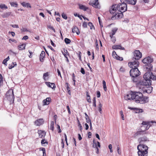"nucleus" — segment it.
I'll return each mask as SVG.
<instances>
[{"mask_svg": "<svg viewBox=\"0 0 156 156\" xmlns=\"http://www.w3.org/2000/svg\"><path fill=\"white\" fill-rule=\"evenodd\" d=\"M143 78L144 79L140 80L136 84L137 87L142 90L147 86L151 85V79L154 80H156V76L150 72H146L144 75Z\"/></svg>", "mask_w": 156, "mask_h": 156, "instance_id": "obj_1", "label": "nucleus"}, {"mask_svg": "<svg viewBox=\"0 0 156 156\" xmlns=\"http://www.w3.org/2000/svg\"><path fill=\"white\" fill-rule=\"evenodd\" d=\"M121 1V3L116 4V6L117 7L119 12L118 14H116L115 15L117 16V19L122 18L123 16V13L126 11L127 9V5L126 3L124 1L123 2H122V1Z\"/></svg>", "mask_w": 156, "mask_h": 156, "instance_id": "obj_2", "label": "nucleus"}, {"mask_svg": "<svg viewBox=\"0 0 156 156\" xmlns=\"http://www.w3.org/2000/svg\"><path fill=\"white\" fill-rule=\"evenodd\" d=\"M133 99L135 100L136 103L140 104L145 103L148 101L147 100L148 98L143 97V94L140 92H133Z\"/></svg>", "mask_w": 156, "mask_h": 156, "instance_id": "obj_3", "label": "nucleus"}, {"mask_svg": "<svg viewBox=\"0 0 156 156\" xmlns=\"http://www.w3.org/2000/svg\"><path fill=\"white\" fill-rule=\"evenodd\" d=\"M137 152L139 156H147L148 154V147L144 144H139L138 145Z\"/></svg>", "mask_w": 156, "mask_h": 156, "instance_id": "obj_4", "label": "nucleus"}, {"mask_svg": "<svg viewBox=\"0 0 156 156\" xmlns=\"http://www.w3.org/2000/svg\"><path fill=\"white\" fill-rule=\"evenodd\" d=\"M140 73L138 68L132 69L130 70V75L132 77V80L134 82L137 81V79L136 77L140 75Z\"/></svg>", "mask_w": 156, "mask_h": 156, "instance_id": "obj_5", "label": "nucleus"}, {"mask_svg": "<svg viewBox=\"0 0 156 156\" xmlns=\"http://www.w3.org/2000/svg\"><path fill=\"white\" fill-rule=\"evenodd\" d=\"M5 95L6 99L9 101L10 104H13L14 99L13 90L11 89H9L6 92Z\"/></svg>", "mask_w": 156, "mask_h": 156, "instance_id": "obj_6", "label": "nucleus"}, {"mask_svg": "<svg viewBox=\"0 0 156 156\" xmlns=\"http://www.w3.org/2000/svg\"><path fill=\"white\" fill-rule=\"evenodd\" d=\"M109 12L112 14L115 13L114 16L112 17V20H114V18L117 19V16H116L115 15H116V14H118L119 12L117 10V7L116 6V4L113 5L111 6L109 10Z\"/></svg>", "mask_w": 156, "mask_h": 156, "instance_id": "obj_7", "label": "nucleus"}, {"mask_svg": "<svg viewBox=\"0 0 156 156\" xmlns=\"http://www.w3.org/2000/svg\"><path fill=\"white\" fill-rule=\"evenodd\" d=\"M134 56L132 58L133 60H137L142 57L141 53L139 50H136L134 52Z\"/></svg>", "mask_w": 156, "mask_h": 156, "instance_id": "obj_8", "label": "nucleus"}, {"mask_svg": "<svg viewBox=\"0 0 156 156\" xmlns=\"http://www.w3.org/2000/svg\"><path fill=\"white\" fill-rule=\"evenodd\" d=\"M133 62H129L128 65L129 66L132 68V69H136L138 68L137 67L138 66L139 64V62L138 61L133 60Z\"/></svg>", "mask_w": 156, "mask_h": 156, "instance_id": "obj_9", "label": "nucleus"}, {"mask_svg": "<svg viewBox=\"0 0 156 156\" xmlns=\"http://www.w3.org/2000/svg\"><path fill=\"white\" fill-rule=\"evenodd\" d=\"M153 61V59L149 56L145 58L142 60L143 62L145 64L151 63Z\"/></svg>", "mask_w": 156, "mask_h": 156, "instance_id": "obj_10", "label": "nucleus"}, {"mask_svg": "<svg viewBox=\"0 0 156 156\" xmlns=\"http://www.w3.org/2000/svg\"><path fill=\"white\" fill-rule=\"evenodd\" d=\"M144 70L146 71V70L148 71L147 72H150V73H152L150 72L152 69V66L151 63L149 64H145L144 66Z\"/></svg>", "mask_w": 156, "mask_h": 156, "instance_id": "obj_11", "label": "nucleus"}, {"mask_svg": "<svg viewBox=\"0 0 156 156\" xmlns=\"http://www.w3.org/2000/svg\"><path fill=\"white\" fill-rule=\"evenodd\" d=\"M146 132H144V130L141 129L139 131L136 132L133 135V137L136 138L138 136H140L143 134H145L146 133Z\"/></svg>", "mask_w": 156, "mask_h": 156, "instance_id": "obj_12", "label": "nucleus"}, {"mask_svg": "<svg viewBox=\"0 0 156 156\" xmlns=\"http://www.w3.org/2000/svg\"><path fill=\"white\" fill-rule=\"evenodd\" d=\"M133 95V92H131L125 96L124 98L126 100H133L134 98Z\"/></svg>", "mask_w": 156, "mask_h": 156, "instance_id": "obj_13", "label": "nucleus"}, {"mask_svg": "<svg viewBox=\"0 0 156 156\" xmlns=\"http://www.w3.org/2000/svg\"><path fill=\"white\" fill-rule=\"evenodd\" d=\"M138 141L140 143H143L147 141H149L148 139L145 136L139 138L138 139Z\"/></svg>", "mask_w": 156, "mask_h": 156, "instance_id": "obj_14", "label": "nucleus"}, {"mask_svg": "<svg viewBox=\"0 0 156 156\" xmlns=\"http://www.w3.org/2000/svg\"><path fill=\"white\" fill-rule=\"evenodd\" d=\"M44 121L43 119H39L34 122L35 125L36 126H40L44 123Z\"/></svg>", "mask_w": 156, "mask_h": 156, "instance_id": "obj_15", "label": "nucleus"}, {"mask_svg": "<svg viewBox=\"0 0 156 156\" xmlns=\"http://www.w3.org/2000/svg\"><path fill=\"white\" fill-rule=\"evenodd\" d=\"M144 92H146L148 94L150 93L152 90V87H147V86L144 87V88L142 90Z\"/></svg>", "mask_w": 156, "mask_h": 156, "instance_id": "obj_16", "label": "nucleus"}, {"mask_svg": "<svg viewBox=\"0 0 156 156\" xmlns=\"http://www.w3.org/2000/svg\"><path fill=\"white\" fill-rule=\"evenodd\" d=\"M38 133L39 137L41 138H44L46 135V132L42 130H38Z\"/></svg>", "mask_w": 156, "mask_h": 156, "instance_id": "obj_17", "label": "nucleus"}, {"mask_svg": "<svg viewBox=\"0 0 156 156\" xmlns=\"http://www.w3.org/2000/svg\"><path fill=\"white\" fill-rule=\"evenodd\" d=\"M126 3L132 5H135L136 3L137 0H124Z\"/></svg>", "mask_w": 156, "mask_h": 156, "instance_id": "obj_18", "label": "nucleus"}, {"mask_svg": "<svg viewBox=\"0 0 156 156\" xmlns=\"http://www.w3.org/2000/svg\"><path fill=\"white\" fill-rule=\"evenodd\" d=\"M51 101L50 98H47L43 100V102L44 105H49Z\"/></svg>", "mask_w": 156, "mask_h": 156, "instance_id": "obj_19", "label": "nucleus"}, {"mask_svg": "<svg viewBox=\"0 0 156 156\" xmlns=\"http://www.w3.org/2000/svg\"><path fill=\"white\" fill-rule=\"evenodd\" d=\"M45 84L48 87L52 88V89H54L55 88L56 86L55 83H51L49 82H46Z\"/></svg>", "mask_w": 156, "mask_h": 156, "instance_id": "obj_20", "label": "nucleus"}, {"mask_svg": "<svg viewBox=\"0 0 156 156\" xmlns=\"http://www.w3.org/2000/svg\"><path fill=\"white\" fill-rule=\"evenodd\" d=\"M118 29L117 28L115 27L112 29V30L111 32L109 34V36H113L114 35H115L117 31L118 30Z\"/></svg>", "mask_w": 156, "mask_h": 156, "instance_id": "obj_21", "label": "nucleus"}, {"mask_svg": "<svg viewBox=\"0 0 156 156\" xmlns=\"http://www.w3.org/2000/svg\"><path fill=\"white\" fill-rule=\"evenodd\" d=\"M98 0H94V2L92 3V5L94 7L96 8H98L100 7L99 3L98 2Z\"/></svg>", "mask_w": 156, "mask_h": 156, "instance_id": "obj_22", "label": "nucleus"}, {"mask_svg": "<svg viewBox=\"0 0 156 156\" xmlns=\"http://www.w3.org/2000/svg\"><path fill=\"white\" fill-rule=\"evenodd\" d=\"M11 14V12H4L1 15L2 17L3 18H6L8 17Z\"/></svg>", "mask_w": 156, "mask_h": 156, "instance_id": "obj_23", "label": "nucleus"}, {"mask_svg": "<svg viewBox=\"0 0 156 156\" xmlns=\"http://www.w3.org/2000/svg\"><path fill=\"white\" fill-rule=\"evenodd\" d=\"M72 32L73 33H76L77 35H79L80 31L77 27L74 26L72 28Z\"/></svg>", "mask_w": 156, "mask_h": 156, "instance_id": "obj_24", "label": "nucleus"}, {"mask_svg": "<svg viewBox=\"0 0 156 156\" xmlns=\"http://www.w3.org/2000/svg\"><path fill=\"white\" fill-rule=\"evenodd\" d=\"M45 53L44 51H42L40 55V60L42 62H43V58H44L45 56Z\"/></svg>", "mask_w": 156, "mask_h": 156, "instance_id": "obj_25", "label": "nucleus"}, {"mask_svg": "<svg viewBox=\"0 0 156 156\" xmlns=\"http://www.w3.org/2000/svg\"><path fill=\"white\" fill-rule=\"evenodd\" d=\"M98 146L99 147H101V145L100 144V143L98 141L97 142V144L95 142V140H93V147L94 148H96L98 147Z\"/></svg>", "mask_w": 156, "mask_h": 156, "instance_id": "obj_26", "label": "nucleus"}, {"mask_svg": "<svg viewBox=\"0 0 156 156\" xmlns=\"http://www.w3.org/2000/svg\"><path fill=\"white\" fill-rule=\"evenodd\" d=\"M79 8L81 9H82L84 10V11L87 10L88 9V7H86L83 5L82 4H79Z\"/></svg>", "mask_w": 156, "mask_h": 156, "instance_id": "obj_27", "label": "nucleus"}, {"mask_svg": "<svg viewBox=\"0 0 156 156\" xmlns=\"http://www.w3.org/2000/svg\"><path fill=\"white\" fill-rule=\"evenodd\" d=\"M21 5L24 7H27L31 8V6L30 4L29 3H26L25 2H23L21 3Z\"/></svg>", "mask_w": 156, "mask_h": 156, "instance_id": "obj_28", "label": "nucleus"}, {"mask_svg": "<svg viewBox=\"0 0 156 156\" xmlns=\"http://www.w3.org/2000/svg\"><path fill=\"white\" fill-rule=\"evenodd\" d=\"M26 45L25 44H22L18 46V49L20 50H22L25 49Z\"/></svg>", "mask_w": 156, "mask_h": 156, "instance_id": "obj_29", "label": "nucleus"}, {"mask_svg": "<svg viewBox=\"0 0 156 156\" xmlns=\"http://www.w3.org/2000/svg\"><path fill=\"white\" fill-rule=\"evenodd\" d=\"M148 121H143L142 123V124L143 126H141V129H143L145 127V126L147 125Z\"/></svg>", "mask_w": 156, "mask_h": 156, "instance_id": "obj_30", "label": "nucleus"}, {"mask_svg": "<svg viewBox=\"0 0 156 156\" xmlns=\"http://www.w3.org/2000/svg\"><path fill=\"white\" fill-rule=\"evenodd\" d=\"M121 48V46L120 45H113L112 46V48L113 49H120Z\"/></svg>", "mask_w": 156, "mask_h": 156, "instance_id": "obj_31", "label": "nucleus"}, {"mask_svg": "<svg viewBox=\"0 0 156 156\" xmlns=\"http://www.w3.org/2000/svg\"><path fill=\"white\" fill-rule=\"evenodd\" d=\"M0 8L2 9H6L8 8L7 6L4 4H0Z\"/></svg>", "mask_w": 156, "mask_h": 156, "instance_id": "obj_32", "label": "nucleus"}, {"mask_svg": "<svg viewBox=\"0 0 156 156\" xmlns=\"http://www.w3.org/2000/svg\"><path fill=\"white\" fill-rule=\"evenodd\" d=\"M50 129L52 131L54 130V121H51L50 123Z\"/></svg>", "mask_w": 156, "mask_h": 156, "instance_id": "obj_33", "label": "nucleus"}, {"mask_svg": "<svg viewBox=\"0 0 156 156\" xmlns=\"http://www.w3.org/2000/svg\"><path fill=\"white\" fill-rule=\"evenodd\" d=\"M9 59V56H8L6 58L4 59L2 63L6 66L7 65V62Z\"/></svg>", "mask_w": 156, "mask_h": 156, "instance_id": "obj_34", "label": "nucleus"}, {"mask_svg": "<svg viewBox=\"0 0 156 156\" xmlns=\"http://www.w3.org/2000/svg\"><path fill=\"white\" fill-rule=\"evenodd\" d=\"M64 41L66 44H69L71 42L70 40L67 38L65 39Z\"/></svg>", "mask_w": 156, "mask_h": 156, "instance_id": "obj_35", "label": "nucleus"}, {"mask_svg": "<svg viewBox=\"0 0 156 156\" xmlns=\"http://www.w3.org/2000/svg\"><path fill=\"white\" fill-rule=\"evenodd\" d=\"M48 76L49 75L48 72H46L44 74L43 77V79L45 81L46 80V77H48Z\"/></svg>", "mask_w": 156, "mask_h": 156, "instance_id": "obj_36", "label": "nucleus"}, {"mask_svg": "<svg viewBox=\"0 0 156 156\" xmlns=\"http://www.w3.org/2000/svg\"><path fill=\"white\" fill-rule=\"evenodd\" d=\"M102 83L104 89V90L106 91L107 90L106 82L105 80H103L102 81Z\"/></svg>", "mask_w": 156, "mask_h": 156, "instance_id": "obj_37", "label": "nucleus"}, {"mask_svg": "<svg viewBox=\"0 0 156 156\" xmlns=\"http://www.w3.org/2000/svg\"><path fill=\"white\" fill-rule=\"evenodd\" d=\"M111 38V41L113 43H115L116 41V38L115 37L113 36H110Z\"/></svg>", "mask_w": 156, "mask_h": 156, "instance_id": "obj_38", "label": "nucleus"}, {"mask_svg": "<svg viewBox=\"0 0 156 156\" xmlns=\"http://www.w3.org/2000/svg\"><path fill=\"white\" fill-rule=\"evenodd\" d=\"M135 112L136 113H139L142 112H143V110L141 109L136 108Z\"/></svg>", "mask_w": 156, "mask_h": 156, "instance_id": "obj_39", "label": "nucleus"}, {"mask_svg": "<svg viewBox=\"0 0 156 156\" xmlns=\"http://www.w3.org/2000/svg\"><path fill=\"white\" fill-rule=\"evenodd\" d=\"M88 26H90V29H92L93 28L94 29V25H93L92 23L91 22H89L88 23Z\"/></svg>", "mask_w": 156, "mask_h": 156, "instance_id": "obj_40", "label": "nucleus"}, {"mask_svg": "<svg viewBox=\"0 0 156 156\" xmlns=\"http://www.w3.org/2000/svg\"><path fill=\"white\" fill-rule=\"evenodd\" d=\"M12 65L10 66V65H9V69H12V68H13L14 67V66L15 65H16V62H12Z\"/></svg>", "mask_w": 156, "mask_h": 156, "instance_id": "obj_41", "label": "nucleus"}, {"mask_svg": "<svg viewBox=\"0 0 156 156\" xmlns=\"http://www.w3.org/2000/svg\"><path fill=\"white\" fill-rule=\"evenodd\" d=\"M10 5L14 7H17L18 6V4L16 2H12L10 3Z\"/></svg>", "mask_w": 156, "mask_h": 156, "instance_id": "obj_42", "label": "nucleus"}, {"mask_svg": "<svg viewBox=\"0 0 156 156\" xmlns=\"http://www.w3.org/2000/svg\"><path fill=\"white\" fill-rule=\"evenodd\" d=\"M155 123V125H156V122L155 121H151L150 122L148 121V124H147V125H148L149 126H150V127L151 126H152L151 123Z\"/></svg>", "mask_w": 156, "mask_h": 156, "instance_id": "obj_43", "label": "nucleus"}, {"mask_svg": "<svg viewBox=\"0 0 156 156\" xmlns=\"http://www.w3.org/2000/svg\"><path fill=\"white\" fill-rule=\"evenodd\" d=\"M93 105L94 106L96 107V98L95 97H94L93 99Z\"/></svg>", "mask_w": 156, "mask_h": 156, "instance_id": "obj_44", "label": "nucleus"}, {"mask_svg": "<svg viewBox=\"0 0 156 156\" xmlns=\"http://www.w3.org/2000/svg\"><path fill=\"white\" fill-rule=\"evenodd\" d=\"M115 58L117 60H119L120 61H122L123 60V58L122 57H120L119 56H115Z\"/></svg>", "mask_w": 156, "mask_h": 156, "instance_id": "obj_45", "label": "nucleus"}, {"mask_svg": "<svg viewBox=\"0 0 156 156\" xmlns=\"http://www.w3.org/2000/svg\"><path fill=\"white\" fill-rule=\"evenodd\" d=\"M3 77L1 74H0V86L2 83Z\"/></svg>", "mask_w": 156, "mask_h": 156, "instance_id": "obj_46", "label": "nucleus"}, {"mask_svg": "<svg viewBox=\"0 0 156 156\" xmlns=\"http://www.w3.org/2000/svg\"><path fill=\"white\" fill-rule=\"evenodd\" d=\"M62 16L63 18H64L66 20L67 19V17L66 15V14H64V13H63L62 14Z\"/></svg>", "mask_w": 156, "mask_h": 156, "instance_id": "obj_47", "label": "nucleus"}, {"mask_svg": "<svg viewBox=\"0 0 156 156\" xmlns=\"http://www.w3.org/2000/svg\"><path fill=\"white\" fill-rule=\"evenodd\" d=\"M120 113L121 115L122 119L123 120H124L125 118L124 116V115L123 114V112L122 111H121L120 112Z\"/></svg>", "mask_w": 156, "mask_h": 156, "instance_id": "obj_48", "label": "nucleus"}, {"mask_svg": "<svg viewBox=\"0 0 156 156\" xmlns=\"http://www.w3.org/2000/svg\"><path fill=\"white\" fill-rule=\"evenodd\" d=\"M41 150L42 151L43 153V156H44V154H45V156H46V154L45 153V149L44 148H42Z\"/></svg>", "mask_w": 156, "mask_h": 156, "instance_id": "obj_49", "label": "nucleus"}, {"mask_svg": "<svg viewBox=\"0 0 156 156\" xmlns=\"http://www.w3.org/2000/svg\"><path fill=\"white\" fill-rule=\"evenodd\" d=\"M82 26L83 27V28H86L87 27V23L85 22H84L83 23Z\"/></svg>", "mask_w": 156, "mask_h": 156, "instance_id": "obj_50", "label": "nucleus"}, {"mask_svg": "<svg viewBox=\"0 0 156 156\" xmlns=\"http://www.w3.org/2000/svg\"><path fill=\"white\" fill-rule=\"evenodd\" d=\"M146 126H145V127L144 128V129H143V130H144V132H145L146 130L148 129L150 127V126H149L148 125H147Z\"/></svg>", "mask_w": 156, "mask_h": 156, "instance_id": "obj_51", "label": "nucleus"}, {"mask_svg": "<svg viewBox=\"0 0 156 156\" xmlns=\"http://www.w3.org/2000/svg\"><path fill=\"white\" fill-rule=\"evenodd\" d=\"M80 71L81 73L83 74H84L85 73V70L83 68H81Z\"/></svg>", "mask_w": 156, "mask_h": 156, "instance_id": "obj_52", "label": "nucleus"}, {"mask_svg": "<svg viewBox=\"0 0 156 156\" xmlns=\"http://www.w3.org/2000/svg\"><path fill=\"white\" fill-rule=\"evenodd\" d=\"M112 55L113 57L114 58H115V56H117V55L115 52V51H113L112 52Z\"/></svg>", "mask_w": 156, "mask_h": 156, "instance_id": "obj_53", "label": "nucleus"}, {"mask_svg": "<svg viewBox=\"0 0 156 156\" xmlns=\"http://www.w3.org/2000/svg\"><path fill=\"white\" fill-rule=\"evenodd\" d=\"M45 143H48V142L45 140L44 139H42L41 141V144H44Z\"/></svg>", "mask_w": 156, "mask_h": 156, "instance_id": "obj_54", "label": "nucleus"}, {"mask_svg": "<svg viewBox=\"0 0 156 156\" xmlns=\"http://www.w3.org/2000/svg\"><path fill=\"white\" fill-rule=\"evenodd\" d=\"M97 96L98 98H99L101 96L100 92L99 91H98L97 92Z\"/></svg>", "mask_w": 156, "mask_h": 156, "instance_id": "obj_55", "label": "nucleus"}, {"mask_svg": "<svg viewBox=\"0 0 156 156\" xmlns=\"http://www.w3.org/2000/svg\"><path fill=\"white\" fill-rule=\"evenodd\" d=\"M140 2H144L145 3H148L149 2V0H140Z\"/></svg>", "mask_w": 156, "mask_h": 156, "instance_id": "obj_56", "label": "nucleus"}, {"mask_svg": "<svg viewBox=\"0 0 156 156\" xmlns=\"http://www.w3.org/2000/svg\"><path fill=\"white\" fill-rule=\"evenodd\" d=\"M48 27V28L51 29L54 31V32H55V30L53 27L51 26H49Z\"/></svg>", "mask_w": 156, "mask_h": 156, "instance_id": "obj_57", "label": "nucleus"}, {"mask_svg": "<svg viewBox=\"0 0 156 156\" xmlns=\"http://www.w3.org/2000/svg\"><path fill=\"white\" fill-rule=\"evenodd\" d=\"M66 89L67 90V91H68L69 90H70V88L69 86V84L68 83H66Z\"/></svg>", "mask_w": 156, "mask_h": 156, "instance_id": "obj_58", "label": "nucleus"}, {"mask_svg": "<svg viewBox=\"0 0 156 156\" xmlns=\"http://www.w3.org/2000/svg\"><path fill=\"white\" fill-rule=\"evenodd\" d=\"M21 30L22 31V32H25V31H28V30H27V29L26 28H22L21 29Z\"/></svg>", "mask_w": 156, "mask_h": 156, "instance_id": "obj_59", "label": "nucleus"}, {"mask_svg": "<svg viewBox=\"0 0 156 156\" xmlns=\"http://www.w3.org/2000/svg\"><path fill=\"white\" fill-rule=\"evenodd\" d=\"M9 34H10L12 35V37H14L15 35V33L14 32H9Z\"/></svg>", "mask_w": 156, "mask_h": 156, "instance_id": "obj_60", "label": "nucleus"}, {"mask_svg": "<svg viewBox=\"0 0 156 156\" xmlns=\"http://www.w3.org/2000/svg\"><path fill=\"white\" fill-rule=\"evenodd\" d=\"M28 37L27 36L25 35L24 36L23 38L22 39V40H26L27 39H28Z\"/></svg>", "mask_w": 156, "mask_h": 156, "instance_id": "obj_61", "label": "nucleus"}, {"mask_svg": "<svg viewBox=\"0 0 156 156\" xmlns=\"http://www.w3.org/2000/svg\"><path fill=\"white\" fill-rule=\"evenodd\" d=\"M9 54H10L11 55L13 54L16 55V53L12 51L11 50H10L9 51Z\"/></svg>", "mask_w": 156, "mask_h": 156, "instance_id": "obj_62", "label": "nucleus"}, {"mask_svg": "<svg viewBox=\"0 0 156 156\" xmlns=\"http://www.w3.org/2000/svg\"><path fill=\"white\" fill-rule=\"evenodd\" d=\"M85 118L87 121H88V119H89V117L86 113H85Z\"/></svg>", "mask_w": 156, "mask_h": 156, "instance_id": "obj_63", "label": "nucleus"}, {"mask_svg": "<svg viewBox=\"0 0 156 156\" xmlns=\"http://www.w3.org/2000/svg\"><path fill=\"white\" fill-rule=\"evenodd\" d=\"M51 59L53 63H55V58L53 56L52 57H51Z\"/></svg>", "mask_w": 156, "mask_h": 156, "instance_id": "obj_64", "label": "nucleus"}]
</instances>
